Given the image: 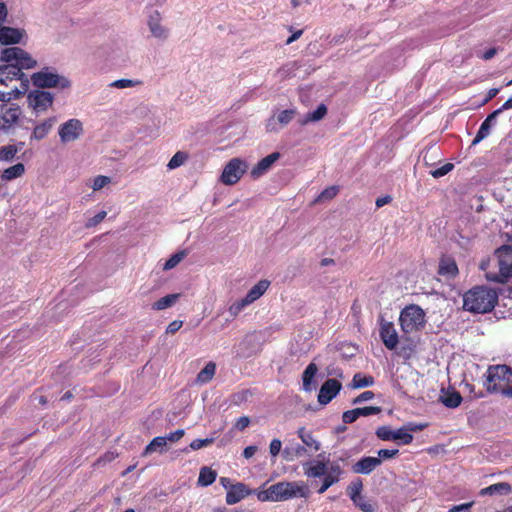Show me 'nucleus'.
Segmentation results:
<instances>
[{
    "label": "nucleus",
    "instance_id": "338daca9",
    "mask_svg": "<svg viewBox=\"0 0 512 512\" xmlns=\"http://www.w3.org/2000/svg\"><path fill=\"white\" fill-rule=\"evenodd\" d=\"M257 452L256 446H247L243 451V456L247 459L254 456V454Z\"/></svg>",
    "mask_w": 512,
    "mask_h": 512
},
{
    "label": "nucleus",
    "instance_id": "4be33fe9",
    "mask_svg": "<svg viewBox=\"0 0 512 512\" xmlns=\"http://www.w3.org/2000/svg\"><path fill=\"white\" fill-rule=\"evenodd\" d=\"M381 465V459L376 457H363L358 460L353 466L352 470L357 474H370L378 466Z\"/></svg>",
    "mask_w": 512,
    "mask_h": 512
},
{
    "label": "nucleus",
    "instance_id": "473e14b6",
    "mask_svg": "<svg viewBox=\"0 0 512 512\" xmlns=\"http://www.w3.org/2000/svg\"><path fill=\"white\" fill-rule=\"evenodd\" d=\"M25 172V166L22 163H17L13 166L6 168L2 174L1 179L4 181H11L21 177Z\"/></svg>",
    "mask_w": 512,
    "mask_h": 512
},
{
    "label": "nucleus",
    "instance_id": "9b49d317",
    "mask_svg": "<svg viewBox=\"0 0 512 512\" xmlns=\"http://www.w3.org/2000/svg\"><path fill=\"white\" fill-rule=\"evenodd\" d=\"M247 170V163L240 158L231 159L224 167L220 180L225 185L236 184Z\"/></svg>",
    "mask_w": 512,
    "mask_h": 512
},
{
    "label": "nucleus",
    "instance_id": "2f4dec72",
    "mask_svg": "<svg viewBox=\"0 0 512 512\" xmlns=\"http://www.w3.org/2000/svg\"><path fill=\"white\" fill-rule=\"evenodd\" d=\"M180 298L179 293L168 294L152 304V309L161 311L172 307Z\"/></svg>",
    "mask_w": 512,
    "mask_h": 512
},
{
    "label": "nucleus",
    "instance_id": "dca6fc26",
    "mask_svg": "<svg viewBox=\"0 0 512 512\" xmlns=\"http://www.w3.org/2000/svg\"><path fill=\"white\" fill-rule=\"evenodd\" d=\"M341 388L342 385L338 380L332 378L326 380L319 390L318 402L321 405L328 404L333 398H335L338 395Z\"/></svg>",
    "mask_w": 512,
    "mask_h": 512
},
{
    "label": "nucleus",
    "instance_id": "69168bd1",
    "mask_svg": "<svg viewBox=\"0 0 512 512\" xmlns=\"http://www.w3.org/2000/svg\"><path fill=\"white\" fill-rule=\"evenodd\" d=\"M473 502H468L460 505H451L450 512H460L464 509H468L472 506Z\"/></svg>",
    "mask_w": 512,
    "mask_h": 512
},
{
    "label": "nucleus",
    "instance_id": "e433bc0d",
    "mask_svg": "<svg viewBox=\"0 0 512 512\" xmlns=\"http://www.w3.org/2000/svg\"><path fill=\"white\" fill-rule=\"evenodd\" d=\"M164 436L155 437L145 448L144 455L152 454L156 451L163 452L167 447Z\"/></svg>",
    "mask_w": 512,
    "mask_h": 512
},
{
    "label": "nucleus",
    "instance_id": "a211bd4d",
    "mask_svg": "<svg viewBox=\"0 0 512 512\" xmlns=\"http://www.w3.org/2000/svg\"><path fill=\"white\" fill-rule=\"evenodd\" d=\"M280 158L279 152H273L261 159L251 170V177L258 179L266 174L272 165Z\"/></svg>",
    "mask_w": 512,
    "mask_h": 512
},
{
    "label": "nucleus",
    "instance_id": "0eeeda50",
    "mask_svg": "<svg viewBox=\"0 0 512 512\" xmlns=\"http://www.w3.org/2000/svg\"><path fill=\"white\" fill-rule=\"evenodd\" d=\"M399 322L404 334L417 333L425 327L426 315L420 306L411 304L402 309Z\"/></svg>",
    "mask_w": 512,
    "mask_h": 512
},
{
    "label": "nucleus",
    "instance_id": "6e6552de",
    "mask_svg": "<svg viewBox=\"0 0 512 512\" xmlns=\"http://www.w3.org/2000/svg\"><path fill=\"white\" fill-rule=\"evenodd\" d=\"M22 117V109L20 106L1 105L0 106V131L6 134H10L18 125L20 118Z\"/></svg>",
    "mask_w": 512,
    "mask_h": 512
},
{
    "label": "nucleus",
    "instance_id": "f257e3e1",
    "mask_svg": "<svg viewBox=\"0 0 512 512\" xmlns=\"http://www.w3.org/2000/svg\"><path fill=\"white\" fill-rule=\"evenodd\" d=\"M1 60L6 64L0 66V83L8 88L11 82L18 80L20 81L19 91H22V94H24L29 88L30 80L22 70L34 68L37 65V61L19 47L3 49Z\"/></svg>",
    "mask_w": 512,
    "mask_h": 512
},
{
    "label": "nucleus",
    "instance_id": "3c124183",
    "mask_svg": "<svg viewBox=\"0 0 512 512\" xmlns=\"http://www.w3.org/2000/svg\"><path fill=\"white\" fill-rule=\"evenodd\" d=\"M214 442V438H206V439H195L190 443V448L192 450H199L203 447H206Z\"/></svg>",
    "mask_w": 512,
    "mask_h": 512
},
{
    "label": "nucleus",
    "instance_id": "052dcab7",
    "mask_svg": "<svg viewBox=\"0 0 512 512\" xmlns=\"http://www.w3.org/2000/svg\"><path fill=\"white\" fill-rule=\"evenodd\" d=\"M430 174L434 178H439V177L445 176L446 174H448V164H444L438 169L431 170Z\"/></svg>",
    "mask_w": 512,
    "mask_h": 512
},
{
    "label": "nucleus",
    "instance_id": "a878e982",
    "mask_svg": "<svg viewBox=\"0 0 512 512\" xmlns=\"http://www.w3.org/2000/svg\"><path fill=\"white\" fill-rule=\"evenodd\" d=\"M56 123L55 117H50L40 122L34 127V130L31 134V139L41 140L47 136V134L51 131L52 127Z\"/></svg>",
    "mask_w": 512,
    "mask_h": 512
},
{
    "label": "nucleus",
    "instance_id": "864d4df0",
    "mask_svg": "<svg viewBox=\"0 0 512 512\" xmlns=\"http://www.w3.org/2000/svg\"><path fill=\"white\" fill-rule=\"evenodd\" d=\"M293 69H294V64H287V65L283 66L282 68H280L275 73V77L278 78L279 80H283V79L287 78L293 72Z\"/></svg>",
    "mask_w": 512,
    "mask_h": 512
},
{
    "label": "nucleus",
    "instance_id": "cd10ccee",
    "mask_svg": "<svg viewBox=\"0 0 512 512\" xmlns=\"http://www.w3.org/2000/svg\"><path fill=\"white\" fill-rule=\"evenodd\" d=\"M327 113V107L324 104H320L317 109L313 112H308L305 115L298 118V123L302 126L307 125L310 122H317L324 118Z\"/></svg>",
    "mask_w": 512,
    "mask_h": 512
},
{
    "label": "nucleus",
    "instance_id": "ddd939ff",
    "mask_svg": "<svg viewBox=\"0 0 512 512\" xmlns=\"http://www.w3.org/2000/svg\"><path fill=\"white\" fill-rule=\"evenodd\" d=\"M83 134V123L76 118L62 123L58 129L60 141L64 144L74 142Z\"/></svg>",
    "mask_w": 512,
    "mask_h": 512
},
{
    "label": "nucleus",
    "instance_id": "37998d69",
    "mask_svg": "<svg viewBox=\"0 0 512 512\" xmlns=\"http://www.w3.org/2000/svg\"><path fill=\"white\" fill-rule=\"evenodd\" d=\"M295 116H296L295 109H286V110L280 111L276 115V119L281 125L285 126V125L289 124L294 119Z\"/></svg>",
    "mask_w": 512,
    "mask_h": 512
},
{
    "label": "nucleus",
    "instance_id": "bb28decb",
    "mask_svg": "<svg viewBox=\"0 0 512 512\" xmlns=\"http://www.w3.org/2000/svg\"><path fill=\"white\" fill-rule=\"evenodd\" d=\"M269 286L270 282L268 280H260L246 294L245 298L247 299V302L252 304L254 301L258 300L267 291Z\"/></svg>",
    "mask_w": 512,
    "mask_h": 512
},
{
    "label": "nucleus",
    "instance_id": "ea45409f",
    "mask_svg": "<svg viewBox=\"0 0 512 512\" xmlns=\"http://www.w3.org/2000/svg\"><path fill=\"white\" fill-rule=\"evenodd\" d=\"M248 305H250V303L247 302V299L245 297L243 299L235 301L228 308L229 315L231 316L232 319H234Z\"/></svg>",
    "mask_w": 512,
    "mask_h": 512
},
{
    "label": "nucleus",
    "instance_id": "1a4fd4ad",
    "mask_svg": "<svg viewBox=\"0 0 512 512\" xmlns=\"http://www.w3.org/2000/svg\"><path fill=\"white\" fill-rule=\"evenodd\" d=\"M417 429H421V427H401L393 430L389 426H381L376 430V435L383 441H398L399 444L407 445L413 439L410 432Z\"/></svg>",
    "mask_w": 512,
    "mask_h": 512
},
{
    "label": "nucleus",
    "instance_id": "f03ea898",
    "mask_svg": "<svg viewBox=\"0 0 512 512\" xmlns=\"http://www.w3.org/2000/svg\"><path fill=\"white\" fill-rule=\"evenodd\" d=\"M308 495L309 489L302 481H281L256 492L257 499L261 502H282L293 498H307Z\"/></svg>",
    "mask_w": 512,
    "mask_h": 512
},
{
    "label": "nucleus",
    "instance_id": "f704fd0d",
    "mask_svg": "<svg viewBox=\"0 0 512 512\" xmlns=\"http://www.w3.org/2000/svg\"><path fill=\"white\" fill-rule=\"evenodd\" d=\"M216 472L209 467H202L198 477V485L207 487L216 480Z\"/></svg>",
    "mask_w": 512,
    "mask_h": 512
},
{
    "label": "nucleus",
    "instance_id": "5701e85b",
    "mask_svg": "<svg viewBox=\"0 0 512 512\" xmlns=\"http://www.w3.org/2000/svg\"><path fill=\"white\" fill-rule=\"evenodd\" d=\"M381 411L379 407H362V408H356L353 410L345 411L342 415V420L346 424L353 423L361 416H370L374 414H378Z\"/></svg>",
    "mask_w": 512,
    "mask_h": 512
},
{
    "label": "nucleus",
    "instance_id": "774afa93",
    "mask_svg": "<svg viewBox=\"0 0 512 512\" xmlns=\"http://www.w3.org/2000/svg\"><path fill=\"white\" fill-rule=\"evenodd\" d=\"M439 274L442 276L448 274V264L444 258H442L439 263Z\"/></svg>",
    "mask_w": 512,
    "mask_h": 512
},
{
    "label": "nucleus",
    "instance_id": "9d476101",
    "mask_svg": "<svg viewBox=\"0 0 512 512\" xmlns=\"http://www.w3.org/2000/svg\"><path fill=\"white\" fill-rule=\"evenodd\" d=\"M149 33L154 39L165 42L170 38L171 31L164 24L163 17L158 10H151L147 14L146 21Z\"/></svg>",
    "mask_w": 512,
    "mask_h": 512
},
{
    "label": "nucleus",
    "instance_id": "c9c22d12",
    "mask_svg": "<svg viewBox=\"0 0 512 512\" xmlns=\"http://www.w3.org/2000/svg\"><path fill=\"white\" fill-rule=\"evenodd\" d=\"M216 372V365L213 362H209L197 375V383L205 384L212 380Z\"/></svg>",
    "mask_w": 512,
    "mask_h": 512
},
{
    "label": "nucleus",
    "instance_id": "b1692460",
    "mask_svg": "<svg viewBox=\"0 0 512 512\" xmlns=\"http://www.w3.org/2000/svg\"><path fill=\"white\" fill-rule=\"evenodd\" d=\"M297 436L302 442V445L306 447V450L317 452L321 448V443L316 439L313 433L307 430L305 427H300L297 430Z\"/></svg>",
    "mask_w": 512,
    "mask_h": 512
},
{
    "label": "nucleus",
    "instance_id": "8fccbe9b",
    "mask_svg": "<svg viewBox=\"0 0 512 512\" xmlns=\"http://www.w3.org/2000/svg\"><path fill=\"white\" fill-rule=\"evenodd\" d=\"M106 216H107L106 211L98 212L96 215H94L93 217H91L87 220L86 227L91 228V227L98 225L105 219Z\"/></svg>",
    "mask_w": 512,
    "mask_h": 512
},
{
    "label": "nucleus",
    "instance_id": "4c0bfd02",
    "mask_svg": "<svg viewBox=\"0 0 512 512\" xmlns=\"http://www.w3.org/2000/svg\"><path fill=\"white\" fill-rule=\"evenodd\" d=\"M22 94L18 87H4V84L0 83V101L8 102L11 99L18 98Z\"/></svg>",
    "mask_w": 512,
    "mask_h": 512
},
{
    "label": "nucleus",
    "instance_id": "f8f14e48",
    "mask_svg": "<svg viewBox=\"0 0 512 512\" xmlns=\"http://www.w3.org/2000/svg\"><path fill=\"white\" fill-rule=\"evenodd\" d=\"M331 464L328 458L319 454L316 458L302 463V468L306 477L315 479L329 474Z\"/></svg>",
    "mask_w": 512,
    "mask_h": 512
},
{
    "label": "nucleus",
    "instance_id": "a18cd8bd",
    "mask_svg": "<svg viewBox=\"0 0 512 512\" xmlns=\"http://www.w3.org/2000/svg\"><path fill=\"white\" fill-rule=\"evenodd\" d=\"M353 503L363 512H374L375 505L367 500L363 495L353 500Z\"/></svg>",
    "mask_w": 512,
    "mask_h": 512
},
{
    "label": "nucleus",
    "instance_id": "79ce46f5",
    "mask_svg": "<svg viewBox=\"0 0 512 512\" xmlns=\"http://www.w3.org/2000/svg\"><path fill=\"white\" fill-rule=\"evenodd\" d=\"M111 183V178L104 175H98L90 182L93 191H99Z\"/></svg>",
    "mask_w": 512,
    "mask_h": 512
},
{
    "label": "nucleus",
    "instance_id": "412c9836",
    "mask_svg": "<svg viewBox=\"0 0 512 512\" xmlns=\"http://www.w3.org/2000/svg\"><path fill=\"white\" fill-rule=\"evenodd\" d=\"M343 473L341 466L337 462H333L330 465V472L326 476L322 477L323 481L318 489L319 494H323L328 488L336 484Z\"/></svg>",
    "mask_w": 512,
    "mask_h": 512
},
{
    "label": "nucleus",
    "instance_id": "6e6d98bb",
    "mask_svg": "<svg viewBox=\"0 0 512 512\" xmlns=\"http://www.w3.org/2000/svg\"><path fill=\"white\" fill-rule=\"evenodd\" d=\"M281 448H282V442L279 439H273L269 446L270 454L273 457H276L280 453Z\"/></svg>",
    "mask_w": 512,
    "mask_h": 512
},
{
    "label": "nucleus",
    "instance_id": "5fc2aeb1",
    "mask_svg": "<svg viewBox=\"0 0 512 512\" xmlns=\"http://www.w3.org/2000/svg\"><path fill=\"white\" fill-rule=\"evenodd\" d=\"M185 434V431L183 429H178L174 432L169 433L168 435L164 436L167 444L168 443H175L179 441Z\"/></svg>",
    "mask_w": 512,
    "mask_h": 512
},
{
    "label": "nucleus",
    "instance_id": "de8ad7c7",
    "mask_svg": "<svg viewBox=\"0 0 512 512\" xmlns=\"http://www.w3.org/2000/svg\"><path fill=\"white\" fill-rule=\"evenodd\" d=\"M362 487H363V485H362V481L361 480L353 481L348 486L347 492H348V494H349V496H350L352 501L354 499L358 498V497H361Z\"/></svg>",
    "mask_w": 512,
    "mask_h": 512
},
{
    "label": "nucleus",
    "instance_id": "6ab92c4d",
    "mask_svg": "<svg viewBox=\"0 0 512 512\" xmlns=\"http://www.w3.org/2000/svg\"><path fill=\"white\" fill-rule=\"evenodd\" d=\"M254 493L243 483H236L233 487L229 488V491L226 493V503L228 505H234L244 499L246 496Z\"/></svg>",
    "mask_w": 512,
    "mask_h": 512
},
{
    "label": "nucleus",
    "instance_id": "423d86ee",
    "mask_svg": "<svg viewBox=\"0 0 512 512\" xmlns=\"http://www.w3.org/2000/svg\"><path fill=\"white\" fill-rule=\"evenodd\" d=\"M30 82L37 88L69 89L71 81L64 75H60L54 68L44 67L35 72L29 78Z\"/></svg>",
    "mask_w": 512,
    "mask_h": 512
},
{
    "label": "nucleus",
    "instance_id": "4468645a",
    "mask_svg": "<svg viewBox=\"0 0 512 512\" xmlns=\"http://www.w3.org/2000/svg\"><path fill=\"white\" fill-rule=\"evenodd\" d=\"M28 103L29 106L36 112L42 113L48 110L54 101V96L52 93L43 91V90H35L28 94Z\"/></svg>",
    "mask_w": 512,
    "mask_h": 512
},
{
    "label": "nucleus",
    "instance_id": "0e129e2a",
    "mask_svg": "<svg viewBox=\"0 0 512 512\" xmlns=\"http://www.w3.org/2000/svg\"><path fill=\"white\" fill-rule=\"evenodd\" d=\"M391 201H392V197L389 195H385V196L377 198L375 204L378 208H381V207L389 204Z\"/></svg>",
    "mask_w": 512,
    "mask_h": 512
},
{
    "label": "nucleus",
    "instance_id": "39448f33",
    "mask_svg": "<svg viewBox=\"0 0 512 512\" xmlns=\"http://www.w3.org/2000/svg\"><path fill=\"white\" fill-rule=\"evenodd\" d=\"M485 387L490 393L509 396L512 387V368L507 365H490L486 371Z\"/></svg>",
    "mask_w": 512,
    "mask_h": 512
},
{
    "label": "nucleus",
    "instance_id": "393cba45",
    "mask_svg": "<svg viewBox=\"0 0 512 512\" xmlns=\"http://www.w3.org/2000/svg\"><path fill=\"white\" fill-rule=\"evenodd\" d=\"M318 372L316 364L310 363L303 372L302 375V388L305 392H311L316 389L315 376Z\"/></svg>",
    "mask_w": 512,
    "mask_h": 512
},
{
    "label": "nucleus",
    "instance_id": "20e7f679",
    "mask_svg": "<svg viewBox=\"0 0 512 512\" xmlns=\"http://www.w3.org/2000/svg\"><path fill=\"white\" fill-rule=\"evenodd\" d=\"M465 310L473 313L490 312L498 300L496 290L486 287H475L468 290L463 296Z\"/></svg>",
    "mask_w": 512,
    "mask_h": 512
},
{
    "label": "nucleus",
    "instance_id": "4d7b16f0",
    "mask_svg": "<svg viewBox=\"0 0 512 512\" xmlns=\"http://www.w3.org/2000/svg\"><path fill=\"white\" fill-rule=\"evenodd\" d=\"M374 393L372 391H365L363 393H361L360 395H358L354 400H353V404H358V403H362V402H366V401H369V400H372L374 398Z\"/></svg>",
    "mask_w": 512,
    "mask_h": 512
},
{
    "label": "nucleus",
    "instance_id": "49530a36",
    "mask_svg": "<svg viewBox=\"0 0 512 512\" xmlns=\"http://www.w3.org/2000/svg\"><path fill=\"white\" fill-rule=\"evenodd\" d=\"M141 82L133 79H118L113 81L110 86L117 89H126L140 85Z\"/></svg>",
    "mask_w": 512,
    "mask_h": 512
},
{
    "label": "nucleus",
    "instance_id": "bf43d9fd",
    "mask_svg": "<svg viewBox=\"0 0 512 512\" xmlns=\"http://www.w3.org/2000/svg\"><path fill=\"white\" fill-rule=\"evenodd\" d=\"M249 424H250V419H249L247 416H242V417H240V418L236 421V423H235L234 427H235L237 430L242 431V430H244L245 428H247V427L249 426Z\"/></svg>",
    "mask_w": 512,
    "mask_h": 512
},
{
    "label": "nucleus",
    "instance_id": "2eb2a0df",
    "mask_svg": "<svg viewBox=\"0 0 512 512\" xmlns=\"http://www.w3.org/2000/svg\"><path fill=\"white\" fill-rule=\"evenodd\" d=\"M256 333H249L244 336L241 342L235 346V354L240 358H249L255 355L259 348L256 344Z\"/></svg>",
    "mask_w": 512,
    "mask_h": 512
},
{
    "label": "nucleus",
    "instance_id": "09e8293b",
    "mask_svg": "<svg viewBox=\"0 0 512 512\" xmlns=\"http://www.w3.org/2000/svg\"><path fill=\"white\" fill-rule=\"evenodd\" d=\"M338 193V187L336 186H330L326 189H324L318 198L316 199L317 202L325 201V200H331L333 199Z\"/></svg>",
    "mask_w": 512,
    "mask_h": 512
},
{
    "label": "nucleus",
    "instance_id": "c85d7f7f",
    "mask_svg": "<svg viewBox=\"0 0 512 512\" xmlns=\"http://www.w3.org/2000/svg\"><path fill=\"white\" fill-rule=\"evenodd\" d=\"M498 114H500V110H495L481 123L480 128L473 140V143L480 142L489 135L491 122L496 118Z\"/></svg>",
    "mask_w": 512,
    "mask_h": 512
},
{
    "label": "nucleus",
    "instance_id": "13d9d810",
    "mask_svg": "<svg viewBox=\"0 0 512 512\" xmlns=\"http://www.w3.org/2000/svg\"><path fill=\"white\" fill-rule=\"evenodd\" d=\"M398 453V450L397 449H381L377 452L378 454V457L377 458H380L381 460L382 459H391L393 458L395 455H397Z\"/></svg>",
    "mask_w": 512,
    "mask_h": 512
},
{
    "label": "nucleus",
    "instance_id": "f3484780",
    "mask_svg": "<svg viewBox=\"0 0 512 512\" xmlns=\"http://www.w3.org/2000/svg\"><path fill=\"white\" fill-rule=\"evenodd\" d=\"M380 337L387 349L393 350L396 348L398 344V333L392 322L381 320Z\"/></svg>",
    "mask_w": 512,
    "mask_h": 512
},
{
    "label": "nucleus",
    "instance_id": "7c9ffc66",
    "mask_svg": "<svg viewBox=\"0 0 512 512\" xmlns=\"http://www.w3.org/2000/svg\"><path fill=\"white\" fill-rule=\"evenodd\" d=\"M512 491V488L509 483L500 482L496 484H492L486 488H483L480 492L481 495H507Z\"/></svg>",
    "mask_w": 512,
    "mask_h": 512
},
{
    "label": "nucleus",
    "instance_id": "a19ab883",
    "mask_svg": "<svg viewBox=\"0 0 512 512\" xmlns=\"http://www.w3.org/2000/svg\"><path fill=\"white\" fill-rule=\"evenodd\" d=\"M18 152L16 145H7L0 147V161H11Z\"/></svg>",
    "mask_w": 512,
    "mask_h": 512
},
{
    "label": "nucleus",
    "instance_id": "c756f323",
    "mask_svg": "<svg viewBox=\"0 0 512 512\" xmlns=\"http://www.w3.org/2000/svg\"><path fill=\"white\" fill-rule=\"evenodd\" d=\"M306 453V447L298 443L286 446L283 450V456L288 461H294L295 459L304 456Z\"/></svg>",
    "mask_w": 512,
    "mask_h": 512
},
{
    "label": "nucleus",
    "instance_id": "e2e57ef3",
    "mask_svg": "<svg viewBox=\"0 0 512 512\" xmlns=\"http://www.w3.org/2000/svg\"><path fill=\"white\" fill-rule=\"evenodd\" d=\"M8 15L7 6L4 2H0V27L3 26V23L6 21Z\"/></svg>",
    "mask_w": 512,
    "mask_h": 512
},
{
    "label": "nucleus",
    "instance_id": "7ed1b4c3",
    "mask_svg": "<svg viewBox=\"0 0 512 512\" xmlns=\"http://www.w3.org/2000/svg\"><path fill=\"white\" fill-rule=\"evenodd\" d=\"M481 268L486 272L488 280L504 283L512 277V246L503 245L496 249L494 256Z\"/></svg>",
    "mask_w": 512,
    "mask_h": 512
},
{
    "label": "nucleus",
    "instance_id": "72a5a7b5",
    "mask_svg": "<svg viewBox=\"0 0 512 512\" xmlns=\"http://www.w3.org/2000/svg\"><path fill=\"white\" fill-rule=\"evenodd\" d=\"M374 384V378L369 375H363L361 373H356L353 376V379L350 383V387L352 389H360L365 387H370Z\"/></svg>",
    "mask_w": 512,
    "mask_h": 512
},
{
    "label": "nucleus",
    "instance_id": "603ef678",
    "mask_svg": "<svg viewBox=\"0 0 512 512\" xmlns=\"http://www.w3.org/2000/svg\"><path fill=\"white\" fill-rule=\"evenodd\" d=\"M462 402V396L461 394L454 390V389H450V394H449V406L450 408H456L458 407Z\"/></svg>",
    "mask_w": 512,
    "mask_h": 512
},
{
    "label": "nucleus",
    "instance_id": "c03bdc74",
    "mask_svg": "<svg viewBox=\"0 0 512 512\" xmlns=\"http://www.w3.org/2000/svg\"><path fill=\"white\" fill-rule=\"evenodd\" d=\"M185 257V252L173 254L163 265V270L168 271L176 267Z\"/></svg>",
    "mask_w": 512,
    "mask_h": 512
},
{
    "label": "nucleus",
    "instance_id": "aec40b11",
    "mask_svg": "<svg viewBox=\"0 0 512 512\" xmlns=\"http://www.w3.org/2000/svg\"><path fill=\"white\" fill-rule=\"evenodd\" d=\"M25 32L22 29L2 26L0 27V43L3 45L20 43Z\"/></svg>",
    "mask_w": 512,
    "mask_h": 512
},
{
    "label": "nucleus",
    "instance_id": "680f3d73",
    "mask_svg": "<svg viewBox=\"0 0 512 512\" xmlns=\"http://www.w3.org/2000/svg\"><path fill=\"white\" fill-rule=\"evenodd\" d=\"M182 321L174 320L166 328L167 334H174L182 327Z\"/></svg>",
    "mask_w": 512,
    "mask_h": 512
},
{
    "label": "nucleus",
    "instance_id": "58836bf2",
    "mask_svg": "<svg viewBox=\"0 0 512 512\" xmlns=\"http://www.w3.org/2000/svg\"><path fill=\"white\" fill-rule=\"evenodd\" d=\"M187 159H188L187 153H185L183 151H178L169 160V162L167 164V168L169 170H174V169L182 166L186 162Z\"/></svg>",
    "mask_w": 512,
    "mask_h": 512
}]
</instances>
